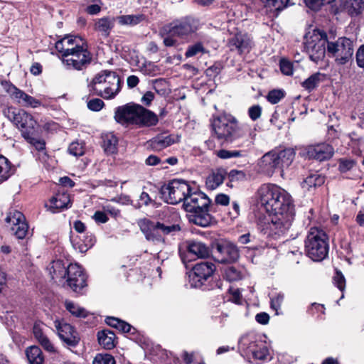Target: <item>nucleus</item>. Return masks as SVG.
<instances>
[{"label": "nucleus", "mask_w": 364, "mask_h": 364, "mask_svg": "<svg viewBox=\"0 0 364 364\" xmlns=\"http://www.w3.org/2000/svg\"><path fill=\"white\" fill-rule=\"evenodd\" d=\"M261 114L262 107L258 105H253L248 109V115L253 121L258 119L261 117Z\"/></svg>", "instance_id": "bf43d9fd"}, {"label": "nucleus", "mask_w": 364, "mask_h": 364, "mask_svg": "<svg viewBox=\"0 0 364 364\" xmlns=\"http://www.w3.org/2000/svg\"><path fill=\"white\" fill-rule=\"evenodd\" d=\"M99 344L105 349H112L115 346V334L109 330H103L97 333Z\"/></svg>", "instance_id": "7c9ffc66"}, {"label": "nucleus", "mask_w": 364, "mask_h": 364, "mask_svg": "<svg viewBox=\"0 0 364 364\" xmlns=\"http://www.w3.org/2000/svg\"><path fill=\"white\" fill-rule=\"evenodd\" d=\"M305 251L314 261H321L328 255V236L321 228L312 227L309 229L306 240Z\"/></svg>", "instance_id": "423d86ee"}, {"label": "nucleus", "mask_w": 364, "mask_h": 364, "mask_svg": "<svg viewBox=\"0 0 364 364\" xmlns=\"http://www.w3.org/2000/svg\"><path fill=\"white\" fill-rule=\"evenodd\" d=\"M139 111L137 118V124L139 125L151 127L157 124L159 119L157 115L153 112L144 108L141 105L139 107Z\"/></svg>", "instance_id": "cd10ccee"}, {"label": "nucleus", "mask_w": 364, "mask_h": 364, "mask_svg": "<svg viewBox=\"0 0 364 364\" xmlns=\"http://www.w3.org/2000/svg\"><path fill=\"white\" fill-rule=\"evenodd\" d=\"M349 13L351 16H358L364 8V0H348Z\"/></svg>", "instance_id": "49530a36"}, {"label": "nucleus", "mask_w": 364, "mask_h": 364, "mask_svg": "<svg viewBox=\"0 0 364 364\" xmlns=\"http://www.w3.org/2000/svg\"><path fill=\"white\" fill-rule=\"evenodd\" d=\"M38 343L41 345V346L48 352H54L55 348L53 343L50 341L48 337H45L38 341Z\"/></svg>", "instance_id": "0e129e2a"}, {"label": "nucleus", "mask_w": 364, "mask_h": 364, "mask_svg": "<svg viewBox=\"0 0 364 364\" xmlns=\"http://www.w3.org/2000/svg\"><path fill=\"white\" fill-rule=\"evenodd\" d=\"M324 79V75L320 73H316L309 76L301 83V86L309 92L316 89L319 83Z\"/></svg>", "instance_id": "e433bc0d"}, {"label": "nucleus", "mask_w": 364, "mask_h": 364, "mask_svg": "<svg viewBox=\"0 0 364 364\" xmlns=\"http://www.w3.org/2000/svg\"><path fill=\"white\" fill-rule=\"evenodd\" d=\"M239 256V250L233 243L229 241H222L216 245L215 258L218 262H234L237 260Z\"/></svg>", "instance_id": "dca6fc26"}, {"label": "nucleus", "mask_w": 364, "mask_h": 364, "mask_svg": "<svg viewBox=\"0 0 364 364\" xmlns=\"http://www.w3.org/2000/svg\"><path fill=\"white\" fill-rule=\"evenodd\" d=\"M215 271V266L210 262H202L196 264L189 274L191 286L195 288L201 287Z\"/></svg>", "instance_id": "4468645a"}, {"label": "nucleus", "mask_w": 364, "mask_h": 364, "mask_svg": "<svg viewBox=\"0 0 364 364\" xmlns=\"http://www.w3.org/2000/svg\"><path fill=\"white\" fill-rule=\"evenodd\" d=\"M357 64L360 68H364V45L361 46L356 53Z\"/></svg>", "instance_id": "774afa93"}, {"label": "nucleus", "mask_w": 364, "mask_h": 364, "mask_svg": "<svg viewBox=\"0 0 364 364\" xmlns=\"http://www.w3.org/2000/svg\"><path fill=\"white\" fill-rule=\"evenodd\" d=\"M215 204L221 205H227L230 203V197L223 193L218 194L215 198Z\"/></svg>", "instance_id": "69168bd1"}, {"label": "nucleus", "mask_w": 364, "mask_h": 364, "mask_svg": "<svg viewBox=\"0 0 364 364\" xmlns=\"http://www.w3.org/2000/svg\"><path fill=\"white\" fill-rule=\"evenodd\" d=\"M55 327L60 339L70 346H75L80 337L77 331L69 323L64 321H55Z\"/></svg>", "instance_id": "412c9836"}, {"label": "nucleus", "mask_w": 364, "mask_h": 364, "mask_svg": "<svg viewBox=\"0 0 364 364\" xmlns=\"http://www.w3.org/2000/svg\"><path fill=\"white\" fill-rule=\"evenodd\" d=\"M280 70L283 74L291 75L293 74V65L290 61L282 59L280 60Z\"/></svg>", "instance_id": "4d7b16f0"}, {"label": "nucleus", "mask_w": 364, "mask_h": 364, "mask_svg": "<svg viewBox=\"0 0 364 364\" xmlns=\"http://www.w3.org/2000/svg\"><path fill=\"white\" fill-rule=\"evenodd\" d=\"M333 282L341 291H343L346 287V279L341 271L338 269L336 270L335 275L333 277Z\"/></svg>", "instance_id": "603ef678"}, {"label": "nucleus", "mask_w": 364, "mask_h": 364, "mask_svg": "<svg viewBox=\"0 0 364 364\" xmlns=\"http://www.w3.org/2000/svg\"><path fill=\"white\" fill-rule=\"evenodd\" d=\"M85 237L82 243L80 242H73V247L81 253L86 252L95 242V237L92 234L87 235Z\"/></svg>", "instance_id": "79ce46f5"}, {"label": "nucleus", "mask_w": 364, "mask_h": 364, "mask_svg": "<svg viewBox=\"0 0 364 364\" xmlns=\"http://www.w3.org/2000/svg\"><path fill=\"white\" fill-rule=\"evenodd\" d=\"M217 156L223 159H228L230 158H237L242 156V151L237 150H226L220 149L217 151Z\"/></svg>", "instance_id": "09e8293b"}, {"label": "nucleus", "mask_w": 364, "mask_h": 364, "mask_svg": "<svg viewBox=\"0 0 364 364\" xmlns=\"http://www.w3.org/2000/svg\"><path fill=\"white\" fill-rule=\"evenodd\" d=\"M295 151L291 148L282 150H272L264 154L258 162L259 171L267 176H272L276 171H282L294 161Z\"/></svg>", "instance_id": "20e7f679"}, {"label": "nucleus", "mask_w": 364, "mask_h": 364, "mask_svg": "<svg viewBox=\"0 0 364 364\" xmlns=\"http://www.w3.org/2000/svg\"><path fill=\"white\" fill-rule=\"evenodd\" d=\"M242 277L243 274L240 269L235 267H228L225 269L224 277L230 282L238 281L241 279Z\"/></svg>", "instance_id": "a18cd8bd"}, {"label": "nucleus", "mask_w": 364, "mask_h": 364, "mask_svg": "<svg viewBox=\"0 0 364 364\" xmlns=\"http://www.w3.org/2000/svg\"><path fill=\"white\" fill-rule=\"evenodd\" d=\"M7 92L9 94L11 99L17 104L23 106L26 99L28 97V94L24 92L23 90L18 89L14 85H10L7 88Z\"/></svg>", "instance_id": "58836bf2"}, {"label": "nucleus", "mask_w": 364, "mask_h": 364, "mask_svg": "<svg viewBox=\"0 0 364 364\" xmlns=\"http://www.w3.org/2000/svg\"><path fill=\"white\" fill-rule=\"evenodd\" d=\"M81 46H82V44H80L76 38L68 36L55 43V49L60 54V57H63V55H65Z\"/></svg>", "instance_id": "a878e982"}, {"label": "nucleus", "mask_w": 364, "mask_h": 364, "mask_svg": "<svg viewBox=\"0 0 364 364\" xmlns=\"http://www.w3.org/2000/svg\"><path fill=\"white\" fill-rule=\"evenodd\" d=\"M34 134L28 135V137H25L24 139L32 146L35 147V149L42 154V156L40 157V160L42 161H46L48 156L46 153V143L44 140L36 138L33 136Z\"/></svg>", "instance_id": "4c0bfd02"}, {"label": "nucleus", "mask_w": 364, "mask_h": 364, "mask_svg": "<svg viewBox=\"0 0 364 364\" xmlns=\"http://www.w3.org/2000/svg\"><path fill=\"white\" fill-rule=\"evenodd\" d=\"M65 307L73 316L80 318H85L88 312L87 310L72 301L66 300Z\"/></svg>", "instance_id": "a19ab883"}, {"label": "nucleus", "mask_w": 364, "mask_h": 364, "mask_svg": "<svg viewBox=\"0 0 364 364\" xmlns=\"http://www.w3.org/2000/svg\"><path fill=\"white\" fill-rule=\"evenodd\" d=\"M228 176L230 182L242 181L246 179V173L243 171L235 169L231 170Z\"/></svg>", "instance_id": "864d4df0"}, {"label": "nucleus", "mask_w": 364, "mask_h": 364, "mask_svg": "<svg viewBox=\"0 0 364 364\" xmlns=\"http://www.w3.org/2000/svg\"><path fill=\"white\" fill-rule=\"evenodd\" d=\"M119 24L122 26H136L146 19L143 14L122 15L116 18Z\"/></svg>", "instance_id": "c9c22d12"}, {"label": "nucleus", "mask_w": 364, "mask_h": 364, "mask_svg": "<svg viewBox=\"0 0 364 364\" xmlns=\"http://www.w3.org/2000/svg\"><path fill=\"white\" fill-rule=\"evenodd\" d=\"M284 97V92L281 90H273L269 92L267 99L271 104L278 103Z\"/></svg>", "instance_id": "3c124183"}, {"label": "nucleus", "mask_w": 364, "mask_h": 364, "mask_svg": "<svg viewBox=\"0 0 364 364\" xmlns=\"http://www.w3.org/2000/svg\"><path fill=\"white\" fill-rule=\"evenodd\" d=\"M92 218L97 223H105L108 221L106 213L102 211H96Z\"/></svg>", "instance_id": "338daca9"}, {"label": "nucleus", "mask_w": 364, "mask_h": 364, "mask_svg": "<svg viewBox=\"0 0 364 364\" xmlns=\"http://www.w3.org/2000/svg\"><path fill=\"white\" fill-rule=\"evenodd\" d=\"M305 151L306 156L319 161L330 159L334 153L332 146L326 143L309 145L305 148Z\"/></svg>", "instance_id": "aec40b11"}, {"label": "nucleus", "mask_w": 364, "mask_h": 364, "mask_svg": "<svg viewBox=\"0 0 364 364\" xmlns=\"http://www.w3.org/2000/svg\"><path fill=\"white\" fill-rule=\"evenodd\" d=\"M264 6L270 10L282 11L286 8L289 0H260Z\"/></svg>", "instance_id": "c03bdc74"}, {"label": "nucleus", "mask_w": 364, "mask_h": 364, "mask_svg": "<svg viewBox=\"0 0 364 364\" xmlns=\"http://www.w3.org/2000/svg\"><path fill=\"white\" fill-rule=\"evenodd\" d=\"M15 168L7 158L0 155V184L14 173Z\"/></svg>", "instance_id": "473e14b6"}, {"label": "nucleus", "mask_w": 364, "mask_h": 364, "mask_svg": "<svg viewBox=\"0 0 364 364\" xmlns=\"http://www.w3.org/2000/svg\"><path fill=\"white\" fill-rule=\"evenodd\" d=\"M116 18L112 16H104L95 21L94 30L101 34L103 37H108L113 29Z\"/></svg>", "instance_id": "393cba45"}, {"label": "nucleus", "mask_w": 364, "mask_h": 364, "mask_svg": "<svg viewBox=\"0 0 364 364\" xmlns=\"http://www.w3.org/2000/svg\"><path fill=\"white\" fill-rule=\"evenodd\" d=\"M228 46L230 50L237 51L240 55L246 54L252 49L253 41L248 34L240 32L229 39Z\"/></svg>", "instance_id": "6ab92c4d"}, {"label": "nucleus", "mask_w": 364, "mask_h": 364, "mask_svg": "<svg viewBox=\"0 0 364 364\" xmlns=\"http://www.w3.org/2000/svg\"><path fill=\"white\" fill-rule=\"evenodd\" d=\"M65 284L75 292H79L86 287V275L80 265L70 264L68 266V274L65 282Z\"/></svg>", "instance_id": "f3484780"}, {"label": "nucleus", "mask_w": 364, "mask_h": 364, "mask_svg": "<svg viewBox=\"0 0 364 364\" xmlns=\"http://www.w3.org/2000/svg\"><path fill=\"white\" fill-rule=\"evenodd\" d=\"M122 83L116 72L104 70L95 75L89 86L96 95L105 100H112L120 92Z\"/></svg>", "instance_id": "7ed1b4c3"}, {"label": "nucleus", "mask_w": 364, "mask_h": 364, "mask_svg": "<svg viewBox=\"0 0 364 364\" xmlns=\"http://www.w3.org/2000/svg\"><path fill=\"white\" fill-rule=\"evenodd\" d=\"M211 127L213 136L222 143H231L242 136L237 120L230 114L213 117Z\"/></svg>", "instance_id": "39448f33"}, {"label": "nucleus", "mask_w": 364, "mask_h": 364, "mask_svg": "<svg viewBox=\"0 0 364 364\" xmlns=\"http://www.w3.org/2000/svg\"><path fill=\"white\" fill-rule=\"evenodd\" d=\"M25 353L29 364H43L44 356L38 346H31L28 347Z\"/></svg>", "instance_id": "2f4dec72"}, {"label": "nucleus", "mask_w": 364, "mask_h": 364, "mask_svg": "<svg viewBox=\"0 0 364 364\" xmlns=\"http://www.w3.org/2000/svg\"><path fill=\"white\" fill-rule=\"evenodd\" d=\"M188 250L189 253L196 255L198 258L208 257L210 254V248L203 242L198 240L189 241Z\"/></svg>", "instance_id": "c756f323"}, {"label": "nucleus", "mask_w": 364, "mask_h": 364, "mask_svg": "<svg viewBox=\"0 0 364 364\" xmlns=\"http://www.w3.org/2000/svg\"><path fill=\"white\" fill-rule=\"evenodd\" d=\"M328 43L327 36L324 33L314 31L306 38L304 48L311 61L318 64L324 60Z\"/></svg>", "instance_id": "9b49d317"}, {"label": "nucleus", "mask_w": 364, "mask_h": 364, "mask_svg": "<svg viewBox=\"0 0 364 364\" xmlns=\"http://www.w3.org/2000/svg\"><path fill=\"white\" fill-rule=\"evenodd\" d=\"M178 136L168 133L158 134L149 141L151 146L155 150H162L177 142Z\"/></svg>", "instance_id": "b1692460"}, {"label": "nucleus", "mask_w": 364, "mask_h": 364, "mask_svg": "<svg viewBox=\"0 0 364 364\" xmlns=\"http://www.w3.org/2000/svg\"><path fill=\"white\" fill-rule=\"evenodd\" d=\"M141 105L136 104H127L118 107L114 112L115 120L122 124H137L138 114Z\"/></svg>", "instance_id": "a211bd4d"}, {"label": "nucleus", "mask_w": 364, "mask_h": 364, "mask_svg": "<svg viewBox=\"0 0 364 364\" xmlns=\"http://www.w3.org/2000/svg\"><path fill=\"white\" fill-rule=\"evenodd\" d=\"M214 206L205 193L195 188L183 203L184 210L190 213V222L201 227H208L211 224L213 218L209 212L214 210Z\"/></svg>", "instance_id": "f03ea898"}, {"label": "nucleus", "mask_w": 364, "mask_h": 364, "mask_svg": "<svg viewBox=\"0 0 364 364\" xmlns=\"http://www.w3.org/2000/svg\"><path fill=\"white\" fill-rule=\"evenodd\" d=\"M198 30V22L193 18L187 16L175 21L163 28L166 34L186 38Z\"/></svg>", "instance_id": "ddd939ff"}, {"label": "nucleus", "mask_w": 364, "mask_h": 364, "mask_svg": "<svg viewBox=\"0 0 364 364\" xmlns=\"http://www.w3.org/2000/svg\"><path fill=\"white\" fill-rule=\"evenodd\" d=\"M258 205L268 216L258 217L257 227L268 237L284 235L294 220V205L291 196L284 189L270 183L262 184L257 191Z\"/></svg>", "instance_id": "f257e3e1"}, {"label": "nucleus", "mask_w": 364, "mask_h": 364, "mask_svg": "<svg viewBox=\"0 0 364 364\" xmlns=\"http://www.w3.org/2000/svg\"><path fill=\"white\" fill-rule=\"evenodd\" d=\"M63 65L67 70H83L91 63L92 57L91 53L85 46L77 47L75 50L63 55L60 57Z\"/></svg>", "instance_id": "9d476101"}, {"label": "nucleus", "mask_w": 364, "mask_h": 364, "mask_svg": "<svg viewBox=\"0 0 364 364\" xmlns=\"http://www.w3.org/2000/svg\"><path fill=\"white\" fill-rule=\"evenodd\" d=\"M49 271L52 279L55 282L60 285L65 286V278H67L68 274V267H65L63 261H53L51 263Z\"/></svg>", "instance_id": "5701e85b"}, {"label": "nucleus", "mask_w": 364, "mask_h": 364, "mask_svg": "<svg viewBox=\"0 0 364 364\" xmlns=\"http://www.w3.org/2000/svg\"><path fill=\"white\" fill-rule=\"evenodd\" d=\"M92 364H116L113 356L109 354H97Z\"/></svg>", "instance_id": "8fccbe9b"}, {"label": "nucleus", "mask_w": 364, "mask_h": 364, "mask_svg": "<svg viewBox=\"0 0 364 364\" xmlns=\"http://www.w3.org/2000/svg\"><path fill=\"white\" fill-rule=\"evenodd\" d=\"M205 45V41H202L189 46L186 50L185 56L186 58H191L198 54L208 53V50L206 49Z\"/></svg>", "instance_id": "ea45409f"}, {"label": "nucleus", "mask_w": 364, "mask_h": 364, "mask_svg": "<svg viewBox=\"0 0 364 364\" xmlns=\"http://www.w3.org/2000/svg\"><path fill=\"white\" fill-rule=\"evenodd\" d=\"M284 296L282 293L277 294L275 296L271 299V308L276 311L278 314V311L280 309L282 304L284 301Z\"/></svg>", "instance_id": "5fc2aeb1"}, {"label": "nucleus", "mask_w": 364, "mask_h": 364, "mask_svg": "<svg viewBox=\"0 0 364 364\" xmlns=\"http://www.w3.org/2000/svg\"><path fill=\"white\" fill-rule=\"evenodd\" d=\"M252 355L254 359L262 361L266 360L269 358V350L264 341L259 342L258 348H256Z\"/></svg>", "instance_id": "37998d69"}, {"label": "nucleus", "mask_w": 364, "mask_h": 364, "mask_svg": "<svg viewBox=\"0 0 364 364\" xmlns=\"http://www.w3.org/2000/svg\"><path fill=\"white\" fill-rule=\"evenodd\" d=\"M5 220L10 226L12 233L18 239L26 237L28 230V225L26 221L25 216L21 212L18 210L9 212Z\"/></svg>", "instance_id": "2eb2a0df"}, {"label": "nucleus", "mask_w": 364, "mask_h": 364, "mask_svg": "<svg viewBox=\"0 0 364 364\" xmlns=\"http://www.w3.org/2000/svg\"><path fill=\"white\" fill-rule=\"evenodd\" d=\"M325 182V177L318 172L310 173L301 183L303 189L311 191L316 187L322 186Z\"/></svg>", "instance_id": "c85d7f7f"}, {"label": "nucleus", "mask_w": 364, "mask_h": 364, "mask_svg": "<svg viewBox=\"0 0 364 364\" xmlns=\"http://www.w3.org/2000/svg\"><path fill=\"white\" fill-rule=\"evenodd\" d=\"M191 185L182 179H173L161 188L163 199L170 204H178L186 201L193 190Z\"/></svg>", "instance_id": "0eeeda50"}, {"label": "nucleus", "mask_w": 364, "mask_h": 364, "mask_svg": "<svg viewBox=\"0 0 364 364\" xmlns=\"http://www.w3.org/2000/svg\"><path fill=\"white\" fill-rule=\"evenodd\" d=\"M6 116L20 129L23 138L35 134L37 122L31 114L25 110L9 108L6 112Z\"/></svg>", "instance_id": "f8f14e48"}, {"label": "nucleus", "mask_w": 364, "mask_h": 364, "mask_svg": "<svg viewBox=\"0 0 364 364\" xmlns=\"http://www.w3.org/2000/svg\"><path fill=\"white\" fill-rule=\"evenodd\" d=\"M33 333L36 339L38 341L39 340L46 337L43 333L42 324L36 323L33 328Z\"/></svg>", "instance_id": "e2e57ef3"}, {"label": "nucleus", "mask_w": 364, "mask_h": 364, "mask_svg": "<svg viewBox=\"0 0 364 364\" xmlns=\"http://www.w3.org/2000/svg\"><path fill=\"white\" fill-rule=\"evenodd\" d=\"M104 106V102L100 98H94L87 102L88 109L94 112L101 110Z\"/></svg>", "instance_id": "6e6d98bb"}, {"label": "nucleus", "mask_w": 364, "mask_h": 364, "mask_svg": "<svg viewBox=\"0 0 364 364\" xmlns=\"http://www.w3.org/2000/svg\"><path fill=\"white\" fill-rule=\"evenodd\" d=\"M225 171L223 169H218L216 171L213 172L206 178V186L208 188L213 190L218 187L223 183L225 176Z\"/></svg>", "instance_id": "72a5a7b5"}, {"label": "nucleus", "mask_w": 364, "mask_h": 364, "mask_svg": "<svg viewBox=\"0 0 364 364\" xmlns=\"http://www.w3.org/2000/svg\"><path fill=\"white\" fill-rule=\"evenodd\" d=\"M327 52L329 56L335 58L338 65H345L348 63L354 53L353 41L346 37L338 38L335 41H328Z\"/></svg>", "instance_id": "6e6552de"}, {"label": "nucleus", "mask_w": 364, "mask_h": 364, "mask_svg": "<svg viewBox=\"0 0 364 364\" xmlns=\"http://www.w3.org/2000/svg\"><path fill=\"white\" fill-rule=\"evenodd\" d=\"M262 341L260 336L255 333H247L240 338L238 349L246 355H252L256 348H258L259 342Z\"/></svg>", "instance_id": "4be33fe9"}, {"label": "nucleus", "mask_w": 364, "mask_h": 364, "mask_svg": "<svg viewBox=\"0 0 364 364\" xmlns=\"http://www.w3.org/2000/svg\"><path fill=\"white\" fill-rule=\"evenodd\" d=\"M102 147L107 154H112L117 152L118 140L112 133H107L102 136Z\"/></svg>", "instance_id": "f704fd0d"}, {"label": "nucleus", "mask_w": 364, "mask_h": 364, "mask_svg": "<svg viewBox=\"0 0 364 364\" xmlns=\"http://www.w3.org/2000/svg\"><path fill=\"white\" fill-rule=\"evenodd\" d=\"M68 151L70 154L74 156H80L84 154L85 148L82 143L74 141L69 145Z\"/></svg>", "instance_id": "de8ad7c7"}, {"label": "nucleus", "mask_w": 364, "mask_h": 364, "mask_svg": "<svg viewBox=\"0 0 364 364\" xmlns=\"http://www.w3.org/2000/svg\"><path fill=\"white\" fill-rule=\"evenodd\" d=\"M335 0H304L306 5L313 10L318 9L325 3H331Z\"/></svg>", "instance_id": "13d9d810"}, {"label": "nucleus", "mask_w": 364, "mask_h": 364, "mask_svg": "<svg viewBox=\"0 0 364 364\" xmlns=\"http://www.w3.org/2000/svg\"><path fill=\"white\" fill-rule=\"evenodd\" d=\"M355 165V161L351 159H341L339 161V170L341 172H346L350 170Z\"/></svg>", "instance_id": "680f3d73"}, {"label": "nucleus", "mask_w": 364, "mask_h": 364, "mask_svg": "<svg viewBox=\"0 0 364 364\" xmlns=\"http://www.w3.org/2000/svg\"><path fill=\"white\" fill-rule=\"evenodd\" d=\"M138 225L146 239L154 242L163 241L164 235L180 230L178 225H165L159 222L155 223L146 218L139 220Z\"/></svg>", "instance_id": "1a4fd4ad"}, {"label": "nucleus", "mask_w": 364, "mask_h": 364, "mask_svg": "<svg viewBox=\"0 0 364 364\" xmlns=\"http://www.w3.org/2000/svg\"><path fill=\"white\" fill-rule=\"evenodd\" d=\"M70 203V196L67 193H58L50 200L48 208L53 212L56 213L59 210L68 208Z\"/></svg>", "instance_id": "bb28decb"}, {"label": "nucleus", "mask_w": 364, "mask_h": 364, "mask_svg": "<svg viewBox=\"0 0 364 364\" xmlns=\"http://www.w3.org/2000/svg\"><path fill=\"white\" fill-rule=\"evenodd\" d=\"M116 329H118L119 331L123 333H129L130 334H134L135 332V328L134 327L122 320H120L118 323Z\"/></svg>", "instance_id": "052dcab7"}]
</instances>
